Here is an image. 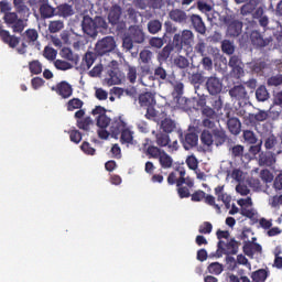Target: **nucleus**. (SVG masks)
<instances>
[{
    "label": "nucleus",
    "instance_id": "f257e3e1",
    "mask_svg": "<svg viewBox=\"0 0 282 282\" xmlns=\"http://www.w3.org/2000/svg\"><path fill=\"white\" fill-rule=\"evenodd\" d=\"M193 41H195V34L188 29L174 34L173 36V45L177 52H182L184 47H191V45H193Z\"/></svg>",
    "mask_w": 282,
    "mask_h": 282
},
{
    "label": "nucleus",
    "instance_id": "f03ea898",
    "mask_svg": "<svg viewBox=\"0 0 282 282\" xmlns=\"http://www.w3.org/2000/svg\"><path fill=\"white\" fill-rule=\"evenodd\" d=\"M3 21L8 25V28H11L13 32L21 34L25 30V22L23 19L19 18V14L17 12H8L3 15Z\"/></svg>",
    "mask_w": 282,
    "mask_h": 282
},
{
    "label": "nucleus",
    "instance_id": "7ed1b4c3",
    "mask_svg": "<svg viewBox=\"0 0 282 282\" xmlns=\"http://www.w3.org/2000/svg\"><path fill=\"white\" fill-rule=\"evenodd\" d=\"M115 50L116 39H113V36L102 37L95 45V53L97 56H105V54H109V52H113Z\"/></svg>",
    "mask_w": 282,
    "mask_h": 282
},
{
    "label": "nucleus",
    "instance_id": "20e7f679",
    "mask_svg": "<svg viewBox=\"0 0 282 282\" xmlns=\"http://www.w3.org/2000/svg\"><path fill=\"white\" fill-rule=\"evenodd\" d=\"M186 182V169L183 165H178L167 176V184L170 186H180Z\"/></svg>",
    "mask_w": 282,
    "mask_h": 282
},
{
    "label": "nucleus",
    "instance_id": "39448f33",
    "mask_svg": "<svg viewBox=\"0 0 282 282\" xmlns=\"http://www.w3.org/2000/svg\"><path fill=\"white\" fill-rule=\"evenodd\" d=\"M205 87L210 96H218L224 89V83L218 77L212 76L207 78Z\"/></svg>",
    "mask_w": 282,
    "mask_h": 282
},
{
    "label": "nucleus",
    "instance_id": "423d86ee",
    "mask_svg": "<svg viewBox=\"0 0 282 282\" xmlns=\"http://www.w3.org/2000/svg\"><path fill=\"white\" fill-rule=\"evenodd\" d=\"M149 78L150 80H158L159 83H170V85H173L175 80V77H173V75H169L166 69H164L162 66H158L154 69V76L150 75Z\"/></svg>",
    "mask_w": 282,
    "mask_h": 282
},
{
    "label": "nucleus",
    "instance_id": "0eeeda50",
    "mask_svg": "<svg viewBox=\"0 0 282 282\" xmlns=\"http://www.w3.org/2000/svg\"><path fill=\"white\" fill-rule=\"evenodd\" d=\"M229 96L235 98V100H238V102H248L250 100V96L248 95V90H246V87L243 85L234 86L231 89H229Z\"/></svg>",
    "mask_w": 282,
    "mask_h": 282
},
{
    "label": "nucleus",
    "instance_id": "6e6552de",
    "mask_svg": "<svg viewBox=\"0 0 282 282\" xmlns=\"http://www.w3.org/2000/svg\"><path fill=\"white\" fill-rule=\"evenodd\" d=\"M39 12L44 20L56 17V8L50 4V0H39Z\"/></svg>",
    "mask_w": 282,
    "mask_h": 282
},
{
    "label": "nucleus",
    "instance_id": "1a4fd4ad",
    "mask_svg": "<svg viewBox=\"0 0 282 282\" xmlns=\"http://www.w3.org/2000/svg\"><path fill=\"white\" fill-rule=\"evenodd\" d=\"M228 65L231 67V72L236 78H241V76H243V62L239 55H232L229 58Z\"/></svg>",
    "mask_w": 282,
    "mask_h": 282
},
{
    "label": "nucleus",
    "instance_id": "9d476101",
    "mask_svg": "<svg viewBox=\"0 0 282 282\" xmlns=\"http://www.w3.org/2000/svg\"><path fill=\"white\" fill-rule=\"evenodd\" d=\"M269 113L265 110H258L256 113H249L245 120L247 124H250L251 127H257V124L261 122H265L269 118Z\"/></svg>",
    "mask_w": 282,
    "mask_h": 282
},
{
    "label": "nucleus",
    "instance_id": "9b49d317",
    "mask_svg": "<svg viewBox=\"0 0 282 282\" xmlns=\"http://www.w3.org/2000/svg\"><path fill=\"white\" fill-rule=\"evenodd\" d=\"M181 142L185 151H191V149L195 148L197 142H199V135L195 132H187L184 135L181 134Z\"/></svg>",
    "mask_w": 282,
    "mask_h": 282
},
{
    "label": "nucleus",
    "instance_id": "f8f14e48",
    "mask_svg": "<svg viewBox=\"0 0 282 282\" xmlns=\"http://www.w3.org/2000/svg\"><path fill=\"white\" fill-rule=\"evenodd\" d=\"M243 30V23L239 20H231L227 22V36L230 39H237V36L241 35Z\"/></svg>",
    "mask_w": 282,
    "mask_h": 282
},
{
    "label": "nucleus",
    "instance_id": "ddd939ff",
    "mask_svg": "<svg viewBox=\"0 0 282 282\" xmlns=\"http://www.w3.org/2000/svg\"><path fill=\"white\" fill-rule=\"evenodd\" d=\"M193 186H195V181L189 176H186L184 184L176 186L180 199H188V197H191V188H193Z\"/></svg>",
    "mask_w": 282,
    "mask_h": 282
},
{
    "label": "nucleus",
    "instance_id": "4468645a",
    "mask_svg": "<svg viewBox=\"0 0 282 282\" xmlns=\"http://www.w3.org/2000/svg\"><path fill=\"white\" fill-rule=\"evenodd\" d=\"M52 91H56V94L64 99L70 98L72 94H74V89L72 85L67 82H61L56 84V86H52Z\"/></svg>",
    "mask_w": 282,
    "mask_h": 282
},
{
    "label": "nucleus",
    "instance_id": "2eb2a0df",
    "mask_svg": "<svg viewBox=\"0 0 282 282\" xmlns=\"http://www.w3.org/2000/svg\"><path fill=\"white\" fill-rule=\"evenodd\" d=\"M128 36L134 41L137 44H142L144 41H147V34L144 33V30L140 25H133L129 28Z\"/></svg>",
    "mask_w": 282,
    "mask_h": 282
},
{
    "label": "nucleus",
    "instance_id": "dca6fc26",
    "mask_svg": "<svg viewBox=\"0 0 282 282\" xmlns=\"http://www.w3.org/2000/svg\"><path fill=\"white\" fill-rule=\"evenodd\" d=\"M0 39L2 43H6V45H9V47H17L19 45L20 40L19 37L14 35H10V31L3 29V24L0 21Z\"/></svg>",
    "mask_w": 282,
    "mask_h": 282
},
{
    "label": "nucleus",
    "instance_id": "f3484780",
    "mask_svg": "<svg viewBox=\"0 0 282 282\" xmlns=\"http://www.w3.org/2000/svg\"><path fill=\"white\" fill-rule=\"evenodd\" d=\"M82 30L84 34H87V36H90L91 39L98 36V31L94 23V19H91L90 17H84V20L82 22Z\"/></svg>",
    "mask_w": 282,
    "mask_h": 282
},
{
    "label": "nucleus",
    "instance_id": "a211bd4d",
    "mask_svg": "<svg viewBox=\"0 0 282 282\" xmlns=\"http://www.w3.org/2000/svg\"><path fill=\"white\" fill-rule=\"evenodd\" d=\"M250 40L254 47H268L272 43V37L263 39V35L259 31H252L250 34Z\"/></svg>",
    "mask_w": 282,
    "mask_h": 282
},
{
    "label": "nucleus",
    "instance_id": "6ab92c4d",
    "mask_svg": "<svg viewBox=\"0 0 282 282\" xmlns=\"http://www.w3.org/2000/svg\"><path fill=\"white\" fill-rule=\"evenodd\" d=\"M169 18L171 21H174V23L184 24L188 21V14H186V11L182 9H172L169 12Z\"/></svg>",
    "mask_w": 282,
    "mask_h": 282
},
{
    "label": "nucleus",
    "instance_id": "aec40b11",
    "mask_svg": "<svg viewBox=\"0 0 282 282\" xmlns=\"http://www.w3.org/2000/svg\"><path fill=\"white\" fill-rule=\"evenodd\" d=\"M138 100L141 107H151L156 105L155 94L151 91H145L140 94L138 97Z\"/></svg>",
    "mask_w": 282,
    "mask_h": 282
},
{
    "label": "nucleus",
    "instance_id": "412c9836",
    "mask_svg": "<svg viewBox=\"0 0 282 282\" xmlns=\"http://www.w3.org/2000/svg\"><path fill=\"white\" fill-rule=\"evenodd\" d=\"M276 156L272 152H262L259 155V166H274Z\"/></svg>",
    "mask_w": 282,
    "mask_h": 282
},
{
    "label": "nucleus",
    "instance_id": "4be33fe9",
    "mask_svg": "<svg viewBox=\"0 0 282 282\" xmlns=\"http://www.w3.org/2000/svg\"><path fill=\"white\" fill-rule=\"evenodd\" d=\"M127 128V122L122 120V117L115 118L110 123V133L111 135H120V132Z\"/></svg>",
    "mask_w": 282,
    "mask_h": 282
},
{
    "label": "nucleus",
    "instance_id": "5701e85b",
    "mask_svg": "<svg viewBox=\"0 0 282 282\" xmlns=\"http://www.w3.org/2000/svg\"><path fill=\"white\" fill-rule=\"evenodd\" d=\"M191 23L198 34H206V23H204V20L199 17V14H192Z\"/></svg>",
    "mask_w": 282,
    "mask_h": 282
},
{
    "label": "nucleus",
    "instance_id": "b1692460",
    "mask_svg": "<svg viewBox=\"0 0 282 282\" xmlns=\"http://www.w3.org/2000/svg\"><path fill=\"white\" fill-rule=\"evenodd\" d=\"M120 17H122V8L118 4L112 6L108 14L109 23L111 25H118L120 23Z\"/></svg>",
    "mask_w": 282,
    "mask_h": 282
},
{
    "label": "nucleus",
    "instance_id": "393cba45",
    "mask_svg": "<svg viewBox=\"0 0 282 282\" xmlns=\"http://www.w3.org/2000/svg\"><path fill=\"white\" fill-rule=\"evenodd\" d=\"M212 133H213V138H214V143L217 147H221V145L226 144V140H228V134H226L225 129L216 128L212 131Z\"/></svg>",
    "mask_w": 282,
    "mask_h": 282
},
{
    "label": "nucleus",
    "instance_id": "a878e982",
    "mask_svg": "<svg viewBox=\"0 0 282 282\" xmlns=\"http://www.w3.org/2000/svg\"><path fill=\"white\" fill-rule=\"evenodd\" d=\"M98 54H96V52H87L85 53L83 59H82V64H80V68L84 70L87 69H91V65H94V63H96V58H97Z\"/></svg>",
    "mask_w": 282,
    "mask_h": 282
},
{
    "label": "nucleus",
    "instance_id": "bb28decb",
    "mask_svg": "<svg viewBox=\"0 0 282 282\" xmlns=\"http://www.w3.org/2000/svg\"><path fill=\"white\" fill-rule=\"evenodd\" d=\"M59 54L62 58H65V61H69V63H72L73 65H78V62L80 61L78 54H74V52L69 47H63Z\"/></svg>",
    "mask_w": 282,
    "mask_h": 282
},
{
    "label": "nucleus",
    "instance_id": "cd10ccee",
    "mask_svg": "<svg viewBox=\"0 0 282 282\" xmlns=\"http://www.w3.org/2000/svg\"><path fill=\"white\" fill-rule=\"evenodd\" d=\"M120 83H122L120 69L119 68L108 69L107 84L111 86V85H120Z\"/></svg>",
    "mask_w": 282,
    "mask_h": 282
},
{
    "label": "nucleus",
    "instance_id": "c85d7f7f",
    "mask_svg": "<svg viewBox=\"0 0 282 282\" xmlns=\"http://www.w3.org/2000/svg\"><path fill=\"white\" fill-rule=\"evenodd\" d=\"M214 192L217 197V202H223V204H230V202H232V197L227 193H224V185H218L215 187Z\"/></svg>",
    "mask_w": 282,
    "mask_h": 282
},
{
    "label": "nucleus",
    "instance_id": "c756f323",
    "mask_svg": "<svg viewBox=\"0 0 282 282\" xmlns=\"http://www.w3.org/2000/svg\"><path fill=\"white\" fill-rule=\"evenodd\" d=\"M177 105H178L180 109H183V111H192V109H195V99H188L186 97H178Z\"/></svg>",
    "mask_w": 282,
    "mask_h": 282
},
{
    "label": "nucleus",
    "instance_id": "7c9ffc66",
    "mask_svg": "<svg viewBox=\"0 0 282 282\" xmlns=\"http://www.w3.org/2000/svg\"><path fill=\"white\" fill-rule=\"evenodd\" d=\"M227 127L232 135H239V133H241V121H239L237 118H230L227 121Z\"/></svg>",
    "mask_w": 282,
    "mask_h": 282
},
{
    "label": "nucleus",
    "instance_id": "2f4dec72",
    "mask_svg": "<svg viewBox=\"0 0 282 282\" xmlns=\"http://www.w3.org/2000/svg\"><path fill=\"white\" fill-rule=\"evenodd\" d=\"M221 252L225 254H237L239 252V241H236L235 238H231Z\"/></svg>",
    "mask_w": 282,
    "mask_h": 282
},
{
    "label": "nucleus",
    "instance_id": "473e14b6",
    "mask_svg": "<svg viewBox=\"0 0 282 282\" xmlns=\"http://www.w3.org/2000/svg\"><path fill=\"white\" fill-rule=\"evenodd\" d=\"M159 163L162 169H172L173 166V156L169 155L166 151L163 150L161 156H159Z\"/></svg>",
    "mask_w": 282,
    "mask_h": 282
},
{
    "label": "nucleus",
    "instance_id": "72a5a7b5",
    "mask_svg": "<svg viewBox=\"0 0 282 282\" xmlns=\"http://www.w3.org/2000/svg\"><path fill=\"white\" fill-rule=\"evenodd\" d=\"M256 98L258 102H265V100H270V93L268 91V88L263 85L259 86L256 89Z\"/></svg>",
    "mask_w": 282,
    "mask_h": 282
},
{
    "label": "nucleus",
    "instance_id": "f704fd0d",
    "mask_svg": "<svg viewBox=\"0 0 282 282\" xmlns=\"http://www.w3.org/2000/svg\"><path fill=\"white\" fill-rule=\"evenodd\" d=\"M216 236H217V239H219L217 243V248H218L217 252H219V250H225L224 246H226V242H224L221 239H230V231L218 229L216 231Z\"/></svg>",
    "mask_w": 282,
    "mask_h": 282
},
{
    "label": "nucleus",
    "instance_id": "c9c22d12",
    "mask_svg": "<svg viewBox=\"0 0 282 282\" xmlns=\"http://www.w3.org/2000/svg\"><path fill=\"white\" fill-rule=\"evenodd\" d=\"M200 142L205 147H213V144H215L213 132L210 130H203L200 133Z\"/></svg>",
    "mask_w": 282,
    "mask_h": 282
},
{
    "label": "nucleus",
    "instance_id": "e433bc0d",
    "mask_svg": "<svg viewBox=\"0 0 282 282\" xmlns=\"http://www.w3.org/2000/svg\"><path fill=\"white\" fill-rule=\"evenodd\" d=\"M162 152H164V150L155 145H149L145 151V155H148L149 160H159L160 156L162 155Z\"/></svg>",
    "mask_w": 282,
    "mask_h": 282
},
{
    "label": "nucleus",
    "instance_id": "4c0bfd02",
    "mask_svg": "<svg viewBox=\"0 0 282 282\" xmlns=\"http://www.w3.org/2000/svg\"><path fill=\"white\" fill-rule=\"evenodd\" d=\"M120 135L121 144H133V131L131 129L126 128L120 132Z\"/></svg>",
    "mask_w": 282,
    "mask_h": 282
},
{
    "label": "nucleus",
    "instance_id": "58836bf2",
    "mask_svg": "<svg viewBox=\"0 0 282 282\" xmlns=\"http://www.w3.org/2000/svg\"><path fill=\"white\" fill-rule=\"evenodd\" d=\"M94 23H95V28L97 30V34L99 32H107L109 24L107 23V20H105V18L102 17H96L95 19H93Z\"/></svg>",
    "mask_w": 282,
    "mask_h": 282
},
{
    "label": "nucleus",
    "instance_id": "ea45409f",
    "mask_svg": "<svg viewBox=\"0 0 282 282\" xmlns=\"http://www.w3.org/2000/svg\"><path fill=\"white\" fill-rule=\"evenodd\" d=\"M147 28L149 34H158L162 32V22L160 20H150Z\"/></svg>",
    "mask_w": 282,
    "mask_h": 282
},
{
    "label": "nucleus",
    "instance_id": "a19ab883",
    "mask_svg": "<svg viewBox=\"0 0 282 282\" xmlns=\"http://www.w3.org/2000/svg\"><path fill=\"white\" fill-rule=\"evenodd\" d=\"M251 279L253 282H265V280L268 279V270L259 269L257 271H253L251 273Z\"/></svg>",
    "mask_w": 282,
    "mask_h": 282
},
{
    "label": "nucleus",
    "instance_id": "79ce46f5",
    "mask_svg": "<svg viewBox=\"0 0 282 282\" xmlns=\"http://www.w3.org/2000/svg\"><path fill=\"white\" fill-rule=\"evenodd\" d=\"M176 124L172 119L165 118L161 121V129L164 133H173L175 131Z\"/></svg>",
    "mask_w": 282,
    "mask_h": 282
},
{
    "label": "nucleus",
    "instance_id": "37998d69",
    "mask_svg": "<svg viewBox=\"0 0 282 282\" xmlns=\"http://www.w3.org/2000/svg\"><path fill=\"white\" fill-rule=\"evenodd\" d=\"M29 72L35 76H39V74L43 72V64H41L39 59L29 62Z\"/></svg>",
    "mask_w": 282,
    "mask_h": 282
},
{
    "label": "nucleus",
    "instance_id": "c03bdc74",
    "mask_svg": "<svg viewBox=\"0 0 282 282\" xmlns=\"http://www.w3.org/2000/svg\"><path fill=\"white\" fill-rule=\"evenodd\" d=\"M127 80L131 83V85H135L138 80V68L135 66L128 65L127 66Z\"/></svg>",
    "mask_w": 282,
    "mask_h": 282
},
{
    "label": "nucleus",
    "instance_id": "a18cd8bd",
    "mask_svg": "<svg viewBox=\"0 0 282 282\" xmlns=\"http://www.w3.org/2000/svg\"><path fill=\"white\" fill-rule=\"evenodd\" d=\"M158 147L164 148L171 144V137L166 133L159 132L155 135Z\"/></svg>",
    "mask_w": 282,
    "mask_h": 282
},
{
    "label": "nucleus",
    "instance_id": "49530a36",
    "mask_svg": "<svg viewBox=\"0 0 282 282\" xmlns=\"http://www.w3.org/2000/svg\"><path fill=\"white\" fill-rule=\"evenodd\" d=\"M63 28H65V23L62 20L51 21L48 23V32H51V34H56V32H61Z\"/></svg>",
    "mask_w": 282,
    "mask_h": 282
},
{
    "label": "nucleus",
    "instance_id": "de8ad7c7",
    "mask_svg": "<svg viewBox=\"0 0 282 282\" xmlns=\"http://www.w3.org/2000/svg\"><path fill=\"white\" fill-rule=\"evenodd\" d=\"M221 52L228 56H232L235 54V44L230 40H224L221 42Z\"/></svg>",
    "mask_w": 282,
    "mask_h": 282
},
{
    "label": "nucleus",
    "instance_id": "09e8293b",
    "mask_svg": "<svg viewBox=\"0 0 282 282\" xmlns=\"http://www.w3.org/2000/svg\"><path fill=\"white\" fill-rule=\"evenodd\" d=\"M57 10H58L61 17L67 18V17H73V14H74V8H72V6L67 4V3L59 4L57 7Z\"/></svg>",
    "mask_w": 282,
    "mask_h": 282
},
{
    "label": "nucleus",
    "instance_id": "8fccbe9b",
    "mask_svg": "<svg viewBox=\"0 0 282 282\" xmlns=\"http://www.w3.org/2000/svg\"><path fill=\"white\" fill-rule=\"evenodd\" d=\"M151 58H153V52L150 50H143L139 54V61L144 65H149V63H151Z\"/></svg>",
    "mask_w": 282,
    "mask_h": 282
},
{
    "label": "nucleus",
    "instance_id": "3c124183",
    "mask_svg": "<svg viewBox=\"0 0 282 282\" xmlns=\"http://www.w3.org/2000/svg\"><path fill=\"white\" fill-rule=\"evenodd\" d=\"M83 100L78 99V98H73L70 100H68L67 102V111H74L76 109H82L83 108Z\"/></svg>",
    "mask_w": 282,
    "mask_h": 282
},
{
    "label": "nucleus",
    "instance_id": "603ef678",
    "mask_svg": "<svg viewBox=\"0 0 282 282\" xmlns=\"http://www.w3.org/2000/svg\"><path fill=\"white\" fill-rule=\"evenodd\" d=\"M91 124H94V121H91L90 117L77 120V127L83 131H89V127H91Z\"/></svg>",
    "mask_w": 282,
    "mask_h": 282
},
{
    "label": "nucleus",
    "instance_id": "864d4df0",
    "mask_svg": "<svg viewBox=\"0 0 282 282\" xmlns=\"http://www.w3.org/2000/svg\"><path fill=\"white\" fill-rule=\"evenodd\" d=\"M210 274L219 275L224 272V265L219 262H213L207 268Z\"/></svg>",
    "mask_w": 282,
    "mask_h": 282
},
{
    "label": "nucleus",
    "instance_id": "5fc2aeb1",
    "mask_svg": "<svg viewBox=\"0 0 282 282\" xmlns=\"http://www.w3.org/2000/svg\"><path fill=\"white\" fill-rule=\"evenodd\" d=\"M111 124V119L107 115H101L97 117V127L100 129H107Z\"/></svg>",
    "mask_w": 282,
    "mask_h": 282
},
{
    "label": "nucleus",
    "instance_id": "6e6d98bb",
    "mask_svg": "<svg viewBox=\"0 0 282 282\" xmlns=\"http://www.w3.org/2000/svg\"><path fill=\"white\" fill-rule=\"evenodd\" d=\"M174 65L180 69H186L191 65V62H188V58L180 55L174 59Z\"/></svg>",
    "mask_w": 282,
    "mask_h": 282
},
{
    "label": "nucleus",
    "instance_id": "4d7b16f0",
    "mask_svg": "<svg viewBox=\"0 0 282 282\" xmlns=\"http://www.w3.org/2000/svg\"><path fill=\"white\" fill-rule=\"evenodd\" d=\"M24 34L28 43H34L39 40V31L36 29H29Z\"/></svg>",
    "mask_w": 282,
    "mask_h": 282
},
{
    "label": "nucleus",
    "instance_id": "13d9d810",
    "mask_svg": "<svg viewBox=\"0 0 282 282\" xmlns=\"http://www.w3.org/2000/svg\"><path fill=\"white\" fill-rule=\"evenodd\" d=\"M54 66L56 67V69H59L61 72H67V69H72V67H74V65L63 59H56L54 62Z\"/></svg>",
    "mask_w": 282,
    "mask_h": 282
},
{
    "label": "nucleus",
    "instance_id": "bf43d9fd",
    "mask_svg": "<svg viewBox=\"0 0 282 282\" xmlns=\"http://www.w3.org/2000/svg\"><path fill=\"white\" fill-rule=\"evenodd\" d=\"M68 134L70 142H74V144H80L83 141V133L78 130H70L68 131Z\"/></svg>",
    "mask_w": 282,
    "mask_h": 282
},
{
    "label": "nucleus",
    "instance_id": "052dcab7",
    "mask_svg": "<svg viewBox=\"0 0 282 282\" xmlns=\"http://www.w3.org/2000/svg\"><path fill=\"white\" fill-rule=\"evenodd\" d=\"M268 87H281L282 85V75L271 76L267 80Z\"/></svg>",
    "mask_w": 282,
    "mask_h": 282
},
{
    "label": "nucleus",
    "instance_id": "680f3d73",
    "mask_svg": "<svg viewBox=\"0 0 282 282\" xmlns=\"http://www.w3.org/2000/svg\"><path fill=\"white\" fill-rule=\"evenodd\" d=\"M256 10V6L252 4V1H248L246 4H243L240 9V14L242 17H247V14H252Z\"/></svg>",
    "mask_w": 282,
    "mask_h": 282
},
{
    "label": "nucleus",
    "instance_id": "e2e57ef3",
    "mask_svg": "<svg viewBox=\"0 0 282 282\" xmlns=\"http://www.w3.org/2000/svg\"><path fill=\"white\" fill-rule=\"evenodd\" d=\"M171 52H173V46L165 45L162 51L159 53V61H169V56H171Z\"/></svg>",
    "mask_w": 282,
    "mask_h": 282
},
{
    "label": "nucleus",
    "instance_id": "0e129e2a",
    "mask_svg": "<svg viewBox=\"0 0 282 282\" xmlns=\"http://www.w3.org/2000/svg\"><path fill=\"white\" fill-rule=\"evenodd\" d=\"M245 141L249 144H257V134H254L251 130L243 131Z\"/></svg>",
    "mask_w": 282,
    "mask_h": 282
},
{
    "label": "nucleus",
    "instance_id": "69168bd1",
    "mask_svg": "<svg viewBox=\"0 0 282 282\" xmlns=\"http://www.w3.org/2000/svg\"><path fill=\"white\" fill-rule=\"evenodd\" d=\"M278 142L279 141L276 140V137L274 134H271L265 139L264 148L270 151L271 149H274V147H276Z\"/></svg>",
    "mask_w": 282,
    "mask_h": 282
},
{
    "label": "nucleus",
    "instance_id": "338daca9",
    "mask_svg": "<svg viewBox=\"0 0 282 282\" xmlns=\"http://www.w3.org/2000/svg\"><path fill=\"white\" fill-rule=\"evenodd\" d=\"M217 122H219L217 119H203L202 124L205 129L215 131V129H217Z\"/></svg>",
    "mask_w": 282,
    "mask_h": 282
},
{
    "label": "nucleus",
    "instance_id": "774afa93",
    "mask_svg": "<svg viewBox=\"0 0 282 282\" xmlns=\"http://www.w3.org/2000/svg\"><path fill=\"white\" fill-rule=\"evenodd\" d=\"M229 151H231L232 158H243V145L241 144L234 145Z\"/></svg>",
    "mask_w": 282,
    "mask_h": 282
}]
</instances>
